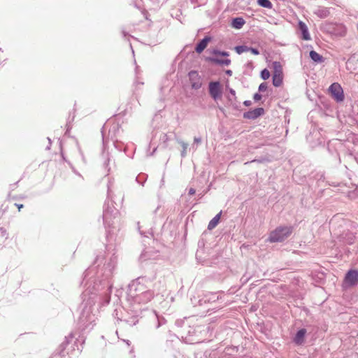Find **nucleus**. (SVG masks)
<instances>
[{"label":"nucleus","mask_w":358,"mask_h":358,"mask_svg":"<svg viewBox=\"0 0 358 358\" xmlns=\"http://www.w3.org/2000/svg\"><path fill=\"white\" fill-rule=\"evenodd\" d=\"M257 3L259 6L266 8H271L272 3L269 0H257Z\"/></svg>","instance_id":"obj_18"},{"label":"nucleus","mask_w":358,"mask_h":358,"mask_svg":"<svg viewBox=\"0 0 358 358\" xmlns=\"http://www.w3.org/2000/svg\"><path fill=\"white\" fill-rule=\"evenodd\" d=\"M103 219L106 227L115 229L119 227L120 218L118 210L113 206H105L103 213Z\"/></svg>","instance_id":"obj_3"},{"label":"nucleus","mask_w":358,"mask_h":358,"mask_svg":"<svg viewBox=\"0 0 358 358\" xmlns=\"http://www.w3.org/2000/svg\"><path fill=\"white\" fill-rule=\"evenodd\" d=\"M243 104L246 106H249L251 105V101L250 100H246L243 102Z\"/></svg>","instance_id":"obj_33"},{"label":"nucleus","mask_w":358,"mask_h":358,"mask_svg":"<svg viewBox=\"0 0 358 358\" xmlns=\"http://www.w3.org/2000/svg\"><path fill=\"white\" fill-rule=\"evenodd\" d=\"M266 89H267V85L265 83H261L259 86V91H260V92H264V91L266 90Z\"/></svg>","instance_id":"obj_26"},{"label":"nucleus","mask_w":358,"mask_h":358,"mask_svg":"<svg viewBox=\"0 0 358 358\" xmlns=\"http://www.w3.org/2000/svg\"><path fill=\"white\" fill-rule=\"evenodd\" d=\"M222 211H220L218 214H217L208 223V229L211 230L214 229L217 224L219 223L220 217H221Z\"/></svg>","instance_id":"obj_14"},{"label":"nucleus","mask_w":358,"mask_h":358,"mask_svg":"<svg viewBox=\"0 0 358 358\" xmlns=\"http://www.w3.org/2000/svg\"><path fill=\"white\" fill-rule=\"evenodd\" d=\"M306 334V330L305 329H301L299 330L294 338V341L295 342V343L298 345L303 343Z\"/></svg>","instance_id":"obj_12"},{"label":"nucleus","mask_w":358,"mask_h":358,"mask_svg":"<svg viewBox=\"0 0 358 358\" xmlns=\"http://www.w3.org/2000/svg\"><path fill=\"white\" fill-rule=\"evenodd\" d=\"M0 230L1 231L2 234H3V236L6 235V230H4V229H2V228H1V229H0Z\"/></svg>","instance_id":"obj_35"},{"label":"nucleus","mask_w":358,"mask_h":358,"mask_svg":"<svg viewBox=\"0 0 358 358\" xmlns=\"http://www.w3.org/2000/svg\"><path fill=\"white\" fill-rule=\"evenodd\" d=\"M108 198L113 199V191L110 186L108 187Z\"/></svg>","instance_id":"obj_30"},{"label":"nucleus","mask_w":358,"mask_h":358,"mask_svg":"<svg viewBox=\"0 0 358 358\" xmlns=\"http://www.w3.org/2000/svg\"><path fill=\"white\" fill-rule=\"evenodd\" d=\"M168 140H169V138H168L167 134H164V135H163V141H164V142H166V141H167Z\"/></svg>","instance_id":"obj_34"},{"label":"nucleus","mask_w":358,"mask_h":358,"mask_svg":"<svg viewBox=\"0 0 358 358\" xmlns=\"http://www.w3.org/2000/svg\"><path fill=\"white\" fill-rule=\"evenodd\" d=\"M229 91L230 94L232 96V98L229 97V100L231 101H232L233 99L236 100V96L235 90L231 89V88H230L229 90Z\"/></svg>","instance_id":"obj_24"},{"label":"nucleus","mask_w":358,"mask_h":358,"mask_svg":"<svg viewBox=\"0 0 358 358\" xmlns=\"http://www.w3.org/2000/svg\"><path fill=\"white\" fill-rule=\"evenodd\" d=\"M201 85V83L200 82H195L192 84V87L194 89H199L200 88Z\"/></svg>","instance_id":"obj_28"},{"label":"nucleus","mask_w":358,"mask_h":358,"mask_svg":"<svg viewBox=\"0 0 358 358\" xmlns=\"http://www.w3.org/2000/svg\"><path fill=\"white\" fill-rule=\"evenodd\" d=\"M216 62L224 66H229L231 64V60L229 59H226L222 60H216Z\"/></svg>","instance_id":"obj_23"},{"label":"nucleus","mask_w":358,"mask_h":358,"mask_svg":"<svg viewBox=\"0 0 358 358\" xmlns=\"http://www.w3.org/2000/svg\"><path fill=\"white\" fill-rule=\"evenodd\" d=\"M292 232L291 227H279L271 232L268 241L271 243L282 242L286 239Z\"/></svg>","instance_id":"obj_4"},{"label":"nucleus","mask_w":358,"mask_h":358,"mask_svg":"<svg viewBox=\"0 0 358 358\" xmlns=\"http://www.w3.org/2000/svg\"><path fill=\"white\" fill-rule=\"evenodd\" d=\"M355 236L352 233H345L341 235V239L346 244L350 245L354 243Z\"/></svg>","instance_id":"obj_13"},{"label":"nucleus","mask_w":358,"mask_h":358,"mask_svg":"<svg viewBox=\"0 0 358 358\" xmlns=\"http://www.w3.org/2000/svg\"><path fill=\"white\" fill-rule=\"evenodd\" d=\"M209 93L214 100H217L221 97V85L218 81L210 82L209 83Z\"/></svg>","instance_id":"obj_6"},{"label":"nucleus","mask_w":358,"mask_h":358,"mask_svg":"<svg viewBox=\"0 0 358 358\" xmlns=\"http://www.w3.org/2000/svg\"><path fill=\"white\" fill-rule=\"evenodd\" d=\"M332 97L337 101L341 102L344 99L343 90L341 85L338 83H334L329 88Z\"/></svg>","instance_id":"obj_5"},{"label":"nucleus","mask_w":358,"mask_h":358,"mask_svg":"<svg viewBox=\"0 0 358 358\" xmlns=\"http://www.w3.org/2000/svg\"><path fill=\"white\" fill-rule=\"evenodd\" d=\"M15 205L17 206L19 210L21 209L23 207L22 204H15Z\"/></svg>","instance_id":"obj_36"},{"label":"nucleus","mask_w":358,"mask_h":358,"mask_svg":"<svg viewBox=\"0 0 358 358\" xmlns=\"http://www.w3.org/2000/svg\"><path fill=\"white\" fill-rule=\"evenodd\" d=\"M195 192H196V191H195V189H194V188H190V189H189V195H193V194H195Z\"/></svg>","instance_id":"obj_32"},{"label":"nucleus","mask_w":358,"mask_h":358,"mask_svg":"<svg viewBox=\"0 0 358 358\" xmlns=\"http://www.w3.org/2000/svg\"><path fill=\"white\" fill-rule=\"evenodd\" d=\"M235 50L238 55H241L243 52H249V47L246 45H238L235 47Z\"/></svg>","instance_id":"obj_19"},{"label":"nucleus","mask_w":358,"mask_h":358,"mask_svg":"<svg viewBox=\"0 0 358 358\" xmlns=\"http://www.w3.org/2000/svg\"><path fill=\"white\" fill-rule=\"evenodd\" d=\"M270 77V72L266 69H264L261 72V78L263 80H267Z\"/></svg>","instance_id":"obj_21"},{"label":"nucleus","mask_w":358,"mask_h":358,"mask_svg":"<svg viewBox=\"0 0 358 358\" xmlns=\"http://www.w3.org/2000/svg\"><path fill=\"white\" fill-rule=\"evenodd\" d=\"M122 34H123L124 36H126V33L124 31H122Z\"/></svg>","instance_id":"obj_40"},{"label":"nucleus","mask_w":358,"mask_h":358,"mask_svg":"<svg viewBox=\"0 0 358 358\" xmlns=\"http://www.w3.org/2000/svg\"><path fill=\"white\" fill-rule=\"evenodd\" d=\"M344 282L348 286H355L358 282V271L350 270L345 275Z\"/></svg>","instance_id":"obj_7"},{"label":"nucleus","mask_w":358,"mask_h":358,"mask_svg":"<svg viewBox=\"0 0 358 358\" xmlns=\"http://www.w3.org/2000/svg\"><path fill=\"white\" fill-rule=\"evenodd\" d=\"M214 53L215 55H221V56H224V57H227L229 56V53L227 52H224V51H219V50H215L214 52Z\"/></svg>","instance_id":"obj_25"},{"label":"nucleus","mask_w":358,"mask_h":358,"mask_svg":"<svg viewBox=\"0 0 358 358\" xmlns=\"http://www.w3.org/2000/svg\"><path fill=\"white\" fill-rule=\"evenodd\" d=\"M196 72L191 71V72L189 73V76H190V77H192L193 75H196Z\"/></svg>","instance_id":"obj_37"},{"label":"nucleus","mask_w":358,"mask_h":358,"mask_svg":"<svg viewBox=\"0 0 358 358\" xmlns=\"http://www.w3.org/2000/svg\"><path fill=\"white\" fill-rule=\"evenodd\" d=\"M249 51L255 55H258L259 54V51L257 49L254 48L249 47Z\"/></svg>","instance_id":"obj_27"},{"label":"nucleus","mask_w":358,"mask_h":358,"mask_svg":"<svg viewBox=\"0 0 358 358\" xmlns=\"http://www.w3.org/2000/svg\"><path fill=\"white\" fill-rule=\"evenodd\" d=\"M273 66L275 68V73L273 76L272 81L273 85L275 87H280L282 83V76L280 70H278V68H280V64L278 62H273Z\"/></svg>","instance_id":"obj_8"},{"label":"nucleus","mask_w":358,"mask_h":358,"mask_svg":"<svg viewBox=\"0 0 358 358\" xmlns=\"http://www.w3.org/2000/svg\"><path fill=\"white\" fill-rule=\"evenodd\" d=\"M210 41V38L208 36L204 37L196 46L195 50L198 53L202 52L204 49L207 47L208 42Z\"/></svg>","instance_id":"obj_11"},{"label":"nucleus","mask_w":358,"mask_h":358,"mask_svg":"<svg viewBox=\"0 0 358 358\" xmlns=\"http://www.w3.org/2000/svg\"><path fill=\"white\" fill-rule=\"evenodd\" d=\"M264 109L262 108H257L252 110L246 112L243 114V117L248 119H256L264 113Z\"/></svg>","instance_id":"obj_9"},{"label":"nucleus","mask_w":358,"mask_h":358,"mask_svg":"<svg viewBox=\"0 0 358 358\" xmlns=\"http://www.w3.org/2000/svg\"><path fill=\"white\" fill-rule=\"evenodd\" d=\"M245 23V22L243 17H236L233 19L231 25L234 28L239 29L242 28Z\"/></svg>","instance_id":"obj_15"},{"label":"nucleus","mask_w":358,"mask_h":358,"mask_svg":"<svg viewBox=\"0 0 358 358\" xmlns=\"http://www.w3.org/2000/svg\"><path fill=\"white\" fill-rule=\"evenodd\" d=\"M194 142L195 143H200L201 142V138L200 137H195L194 138Z\"/></svg>","instance_id":"obj_31"},{"label":"nucleus","mask_w":358,"mask_h":358,"mask_svg":"<svg viewBox=\"0 0 358 358\" xmlns=\"http://www.w3.org/2000/svg\"><path fill=\"white\" fill-rule=\"evenodd\" d=\"M124 342L126 343V344H127L128 345H130V343H129V340H124Z\"/></svg>","instance_id":"obj_39"},{"label":"nucleus","mask_w":358,"mask_h":358,"mask_svg":"<svg viewBox=\"0 0 358 358\" xmlns=\"http://www.w3.org/2000/svg\"><path fill=\"white\" fill-rule=\"evenodd\" d=\"M310 57L316 63H322L324 61L323 57L314 50L310 52Z\"/></svg>","instance_id":"obj_16"},{"label":"nucleus","mask_w":358,"mask_h":358,"mask_svg":"<svg viewBox=\"0 0 358 358\" xmlns=\"http://www.w3.org/2000/svg\"><path fill=\"white\" fill-rule=\"evenodd\" d=\"M253 99L255 101H258L262 99V95L259 93H256L254 94Z\"/></svg>","instance_id":"obj_29"},{"label":"nucleus","mask_w":358,"mask_h":358,"mask_svg":"<svg viewBox=\"0 0 358 358\" xmlns=\"http://www.w3.org/2000/svg\"><path fill=\"white\" fill-rule=\"evenodd\" d=\"M147 280L138 278L129 285L128 300L131 304H145L154 297V293L145 285Z\"/></svg>","instance_id":"obj_2"},{"label":"nucleus","mask_w":358,"mask_h":358,"mask_svg":"<svg viewBox=\"0 0 358 358\" xmlns=\"http://www.w3.org/2000/svg\"><path fill=\"white\" fill-rule=\"evenodd\" d=\"M92 273V271L90 269H87L84 273L83 281L81 283L84 287H86L82 294L83 303L84 305L83 317H84L85 313L88 312V306L89 310L91 309V307L95 306L96 303H97L98 307L101 308L108 304L110 300V295L108 292H104L101 295L92 292V289H95L96 285L95 280L91 276Z\"/></svg>","instance_id":"obj_1"},{"label":"nucleus","mask_w":358,"mask_h":358,"mask_svg":"<svg viewBox=\"0 0 358 358\" xmlns=\"http://www.w3.org/2000/svg\"><path fill=\"white\" fill-rule=\"evenodd\" d=\"M299 28L302 34V38L305 41L311 40L307 25L302 21L299 22Z\"/></svg>","instance_id":"obj_10"},{"label":"nucleus","mask_w":358,"mask_h":358,"mask_svg":"<svg viewBox=\"0 0 358 358\" xmlns=\"http://www.w3.org/2000/svg\"><path fill=\"white\" fill-rule=\"evenodd\" d=\"M315 14L320 17L324 18L329 14V10L324 8H319L315 11Z\"/></svg>","instance_id":"obj_17"},{"label":"nucleus","mask_w":358,"mask_h":358,"mask_svg":"<svg viewBox=\"0 0 358 358\" xmlns=\"http://www.w3.org/2000/svg\"><path fill=\"white\" fill-rule=\"evenodd\" d=\"M178 142L182 147V150L181 152V156L182 157H185L186 156V154H187V147H188V144L185 143L184 141H180V140L178 141Z\"/></svg>","instance_id":"obj_20"},{"label":"nucleus","mask_w":358,"mask_h":358,"mask_svg":"<svg viewBox=\"0 0 358 358\" xmlns=\"http://www.w3.org/2000/svg\"><path fill=\"white\" fill-rule=\"evenodd\" d=\"M103 160H104V162H103L104 166L107 169L108 163H109V161H110V158H109L108 154L103 152Z\"/></svg>","instance_id":"obj_22"},{"label":"nucleus","mask_w":358,"mask_h":358,"mask_svg":"<svg viewBox=\"0 0 358 358\" xmlns=\"http://www.w3.org/2000/svg\"><path fill=\"white\" fill-rule=\"evenodd\" d=\"M226 73H227V74H228V75L231 76V73H232V71H231V70H227V71H226Z\"/></svg>","instance_id":"obj_38"}]
</instances>
